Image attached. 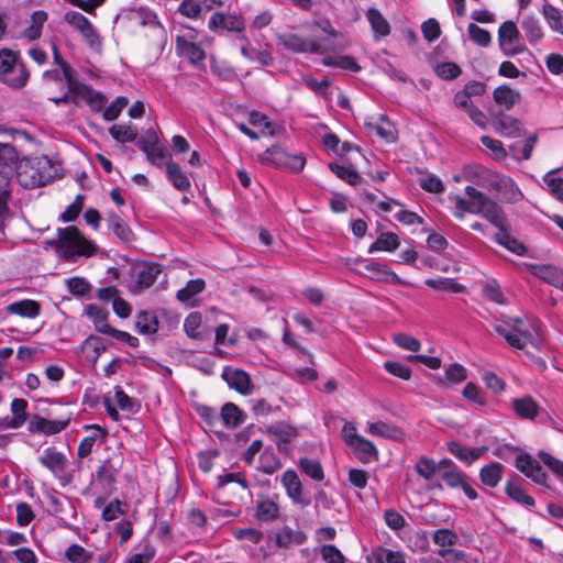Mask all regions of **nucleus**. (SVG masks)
<instances>
[{
    "label": "nucleus",
    "mask_w": 563,
    "mask_h": 563,
    "mask_svg": "<svg viewBox=\"0 0 563 563\" xmlns=\"http://www.w3.org/2000/svg\"><path fill=\"white\" fill-rule=\"evenodd\" d=\"M135 327L141 334H153L158 329V322L155 316L150 312L142 311L136 316Z\"/></svg>",
    "instance_id": "nucleus-53"
},
{
    "label": "nucleus",
    "mask_w": 563,
    "mask_h": 563,
    "mask_svg": "<svg viewBox=\"0 0 563 563\" xmlns=\"http://www.w3.org/2000/svg\"><path fill=\"white\" fill-rule=\"evenodd\" d=\"M312 25L320 29L325 36L309 38L296 33H284L278 36V42L286 49L297 54H323L329 51L344 49L347 46V44L340 41L341 33L332 26L329 20L314 21Z\"/></svg>",
    "instance_id": "nucleus-2"
},
{
    "label": "nucleus",
    "mask_w": 563,
    "mask_h": 563,
    "mask_svg": "<svg viewBox=\"0 0 563 563\" xmlns=\"http://www.w3.org/2000/svg\"><path fill=\"white\" fill-rule=\"evenodd\" d=\"M58 238L55 243L57 255L67 262H75L78 257H89L96 254V244L86 239L74 225L58 229ZM54 244V242H48Z\"/></svg>",
    "instance_id": "nucleus-4"
},
{
    "label": "nucleus",
    "mask_w": 563,
    "mask_h": 563,
    "mask_svg": "<svg viewBox=\"0 0 563 563\" xmlns=\"http://www.w3.org/2000/svg\"><path fill=\"white\" fill-rule=\"evenodd\" d=\"M493 97L495 102L506 110L511 109L521 99L520 92L508 85L497 87L493 92Z\"/></svg>",
    "instance_id": "nucleus-28"
},
{
    "label": "nucleus",
    "mask_w": 563,
    "mask_h": 563,
    "mask_svg": "<svg viewBox=\"0 0 563 563\" xmlns=\"http://www.w3.org/2000/svg\"><path fill=\"white\" fill-rule=\"evenodd\" d=\"M542 13H543V16L548 23V25L550 26V29L561 35H563V14L562 12L549 4V3H545L542 8Z\"/></svg>",
    "instance_id": "nucleus-49"
},
{
    "label": "nucleus",
    "mask_w": 563,
    "mask_h": 563,
    "mask_svg": "<svg viewBox=\"0 0 563 563\" xmlns=\"http://www.w3.org/2000/svg\"><path fill=\"white\" fill-rule=\"evenodd\" d=\"M165 172L168 181L173 187L179 191H189L191 188V181L187 173H185L178 163L168 159L165 163Z\"/></svg>",
    "instance_id": "nucleus-19"
},
{
    "label": "nucleus",
    "mask_w": 563,
    "mask_h": 563,
    "mask_svg": "<svg viewBox=\"0 0 563 563\" xmlns=\"http://www.w3.org/2000/svg\"><path fill=\"white\" fill-rule=\"evenodd\" d=\"M40 462L55 476H59L65 471L66 456L53 448H47L44 450L42 456L40 457Z\"/></svg>",
    "instance_id": "nucleus-24"
},
{
    "label": "nucleus",
    "mask_w": 563,
    "mask_h": 563,
    "mask_svg": "<svg viewBox=\"0 0 563 563\" xmlns=\"http://www.w3.org/2000/svg\"><path fill=\"white\" fill-rule=\"evenodd\" d=\"M356 261L365 263V269L373 273L371 276L372 279L393 284H402L401 278L387 265L364 258H358Z\"/></svg>",
    "instance_id": "nucleus-20"
},
{
    "label": "nucleus",
    "mask_w": 563,
    "mask_h": 563,
    "mask_svg": "<svg viewBox=\"0 0 563 563\" xmlns=\"http://www.w3.org/2000/svg\"><path fill=\"white\" fill-rule=\"evenodd\" d=\"M65 286L67 290L77 297L87 296L90 290V284L82 277H70L65 279Z\"/></svg>",
    "instance_id": "nucleus-59"
},
{
    "label": "nucleus",
    "mask_w": 563,
    "mask_h": 563,
    "mask_svg": "<svg viewBox=\"0 0 563 563\" xmlns=\"http://www.w3.org/2000/svg\"><path fill=\"white\" fill-rule=\"evenodd\" d=\"M208 27L214 33H221L223 31L241 33L245 29V23L244 20L236 14L216 12L211 15Z\"/></svg>",
    "instance_id": "nucleus-12"
},
{
    "label": "nucleus",
    "mask_w": 563,
    "mask_h": 563,
    "mask_svg": "<svg viewBox=\"0 0 563 563\" xmlns=\"http://www.w3.org/2000/svg\"><path fill=\"white\" fill-rule=\"evenodd\" d=\"M47 13L43 10L34 11L30 19V25L24 30V37L27 41H35L42 35V29L47 21Z\"/></svg>",
    "instance_id": "nucleus-42"
},
{
    "label": "nucleus",
    "mask_w": 563,
    "mask_h": 563,
    "mask_svg": "<svg viewBox=\"0 0 563 563\" xmlns=\"http://www.w3.org/2000/svg\"><path fill=\"white\" fill-rule=\"evenodd\" d=\"M493 329L515 350H523L527 343L538 347L541 342L540 322L537 320L501 317L493 322Z\"/></svg>",
    "instance_id": "nucleus-3"
},
{
    "label": "nucleus",
    "mask_w": 563,
    "mask_h": 563,
    "mask_svg": "<svg viewBox=\"0 0 563 563\" xmlns=\"http://www.w3.org/2000/svg\"><path fill=\"white\" fill-rule=\"evenodd\" d=\"M350 448L362 463H368L378 459L376 445L364 437L356 439L354 443L352 442Z\"/></svg>",
    "instance_id": "nucleus-27"
},
{
    "label": "nucleus",
    "mask_w": 563,
    "mask_h": 563,
    "mask_svg": "<svg viewBox=\"0 0 563 563\" xmlns=\"http://www.w3.org/2000/svg\"><path fill=\"white\" fill-rule=\"evenodd\" d=\"M329 168L336 177L346 181L351 186H356L362 181L361 175L351 165L330 163Z\"/></svg>",
    "instance_id": "nucleus-46"
},
{
    "label": "nucleus",
    "mask_w": 563,
    "mask_h": 563,
    "mask_svg": "<svg viewBox=\"0 0 563 563\" xmlns=\"http://www.w3.org/2000/svg\"><path fill=\"white\" fill-rule=\"evenodd\" d=\"M498 41L501 51L507 56L519 55L526 47L520 43V34L516 24L511 21L504 22L498 32Z\"/></svg>",
    "instance_id": "nucleus-9"
},
{
    "label": "nucleus",
    "mask_w": 563,
    "mask_h": 563,
    "mask_svg": "<svg viewBox=\"0 0 563 563\" xmlns=\"http://www.w3.org/2000/svg\"><path fill=\"white\" fill-rule=\"evenodd\" d=\"M559 169H552L543 176V183L547 185L550 194L563 202V178L555 177Z\"/></svg>",
    "instance_id": "nucleus-57"
},
{
    "label": "nucleus",
    "mask_w": 563,
    "mask_h": 563,
    "mask_svg": "<svg viewBox=\"0 0 563 563\" xmlns=\"http://www.w3.org/2000/svg\"><path fill=\"white\" fill-rule=\"evenodd\" d=\"M84 429L90 430L91 434L85 437L78 445V456L81 459L87 457L91 453L93 445L97 442H102L107 435V431L98 424H87Z\"/></svg>",
    "instance_id": "nucleus-23"
},
{
    "label": "nucleus",
    "mask_w": 563,
    "mask_h": 563,
    "mask_svg": "<svg viewBox=\"0 0 563 563\" xmlns=\"http://www.w3.org/2000/svg\"><path fill=\"white\" fill-rule=\"evenodd\" d=\"M400 245L399 238L393 232H383L378 235L377 240L368 247V254L375 252H394Z\"/></svg>",
    "instance_id": "nucleus-37"
},
{
    "label": "nucleus",
    "mask_w": 563,
    "mask_h": 563,
    "mask_svg": "<svg viewBox=\"0 0 563 563\" xmlns=\"http://www.w3.org/2000/svg\"><path fill=\"white\" fill-rule=\"evenodd\" d=\"M441 478L448 487L453 489L461 488L471 500L477 498L476 490L467 482L466 476L456 467L443 472Z\"/></svg>",
    "instance_id": "nucleus-17"
},
{
    "label": "nucleus",
    "mask_w": 563,
    "mask_h": 563,
    "mask_svg": "<svg viewBox=\"0 0 563 563\" xmlns=\"http://www.w3.org/2000/svg\"><path fill=\"white\" fill-rule=\"evenodd\" d=\"M65 84L73 102L85 101L93 111H100L104 107V96L90 86L76 80L73 74L65 78Z\"/></svg>",
    "instance_id": "nucleus-8"
},
{
    "label": "nucleus",
    "mask_w": 563,
    "mask_h": 563,
    "mask_svg": "<svg viewBox=\"0 0 563 563\" xmlns=\"http://www.w3.org/2000/svg\"><path fill=\"white\" fill-rule=\"evenodd\" d=\"M367 563H407L402 551H394L385 547H376L366 555Z\"/></svg>",
    "instance_id": "nucleus-21"
},
{
    "label": "nucleus",
    "mask_w": 563,
    "mask_h": 563,
    "mask_svg": "<svg viewBox=\"0 0 563 563\" xmlns=\"http://www.w3.org/2000/svg\"><path fill=\"white\" fill-rule=\"evenodd\" d=\"M533 274L556 288L563 283V272L552 265L533 266Z\"/></svg>",
    "instance_id": "nucleus-41"
},
{
    "label": "nucleus",
    "mask_w": 563,
    "mask_h": 563,
    "mask_svg": "<svg viewBox=\"0 0 563 563\" xmlns=\"http://www.w3.org/2000/svg\"><path fill=\"white\" fill-rule=\"evenodd\" d=\"M521 27L531 44L538 43L543 37V31L538 19L526 16L521 22Z\"/></svg>",
    "instance_id": "nucleus-51"
},
{
    "label": "nucleus",
    "mask_w": 563,
    "mask_h": 563,
    "mask_svg": "<svg viewBox=\"0 0 563 563\" xmlns=\"http://www.w3.org/2000/svg\"><path fill=\"white\" fill-rule=\"evenodd\" d=\"M516 467L536 484L544 485L547 483L548 476L545 472L530 454H519L516 459Z\"/></svg>",
    "instance_id": "nucleus-15"
},
{
    "label": "nucleus",
    "mask_w": 563,
    "mask_h": 563,
    "mask_svg": "<svg viewBox=\"0 0 563 563\" xmlns=\"http://www.w3.org/2000/svg\"><path fill=\"white\" fill-rule=\"evenodd\" d=\"M205 288L202 279H192L187 285L177 291V299L181 302L189 301L195 295L201 292Z\"/></svg>",
    "instance_id": "nucleus-60"
},
{
    "label": "nucleus",
    "mask_w": 563,
    "mask_h": 563,
    "mask_svg": "<svg viewBox=\"0 0 563 563\" xmlns=\"http://www.w3.org/2000/svg\"><path fill=\"white\" fill-rule=\"evenodd\" d=\"M30 74L19 58V53L9 48L0 49V81L13 89L23 88Z\"/></svg>",
    "instance_id": "nucleus-6"
},
{
    "label": "nucleus",
    "mask_w": 563,
    "mask_h": 563,
    "mask_svg": "<svg viewBox=\"0 0 563 563\" xmlns=\"http://www.w3.org/2000/svg\"><path fill=\"white\" fill-rule=\"evenodd\" d=\"M449 451L460 461L471 464L481 456L482 450L471 449L459 442L449 443Z\"/></svg>",
    "instance_id": "nucleus-48"
},
{
    "label": "nucleus",
    "mask_w": 563,
    "mask_h": 563,
    "mask_svg": "<svg viewBox=\"0 0 563 563\" xmlns=\"http://www.w3.org/2000/svg\"><path fill=\"white\" fill-rule=\"evenodd\" d=\"M366 432L373 437L389 440H400L402 438V432L400 429L384 421L367 422Z\"/></svg>",
    "instance_id": "nucleus-29"
},
{
    "label": "nucleus",
    "mask_w": 563,
    "mask_h": 563,
    "mask_svg": "<svg viewBox=\"0 0 563 563\" xmlns=\"http://www.w3.org/2000/svg\"><path fill=\"white\" fill-rule=\"evenodd\" d=\"M111 136L121 143L132 142L136 137V132L131 125L115 124L109 129Z\"/></svg>",
    "instance_id": "nucleus-63"
},
{
    "label": "nucleus",
    "mask_w": 563,
    "mask_h": 563,
    "mask_svg": "<svg viewBox=\"0 0 563 563\" xmlns=\"http://www.w3.org/2000/svg\"><path fill=\"white\" fill-rule=\"evenodd\" d=\"M481 481L484 485L495 487L503 477V465L498 462L485 465L479 472Z\"/></svg>",
    "instance_id": "nucleus-47"
},
{
    "label": "nucleus",
    "mask_w": 563,
    "mask_h": 563,
    "mask_svg": "<svg viewBox=\"0 0 563 563\" xmlns=\"http://www.w3.org/2000/svg\"><path fill=\"white\" fill-rule=\"evenodd\" d=\"M262 164L279 168L289 173L301 172L306 165V158L301 154H290L279 145H273L258 155Z\"/></svg>",
    "instance_id": "nucleus-7"
},
{
    "label": "nucleus",
    "mask_w": 563,
    "mask_h": 563,
    "mask_svg": "<svg viewBox=\"0 0 563 563\" xmlns=\"http://www.w3.org/2000/svg\"><path fill=\"white\" fill-rule=\"evenodd\" d=\"M366 19L371 24L375 40L385 37L390 33V25L388 21L382 15V13L377 9H368L366 11Z\"/></svg>",
    "instance_id": "nucleus-33"
},
{
    "label": "nucleus",
    "mask_w": 563,
    "mask_h": 563,
    "mask_svg": "<svg viewBox=\"0 0 563 563\" xmlns=\"http://www.w3.org/2000/svg\"><path fill=\"white\" fill-rule=\"evenodd\" d=\"M161 274V268L155 264H145L136 271V288L144 289L151 287Z\"/></svg>",
    "instance_id": "nucleus-39"
},
{
    "label": "nucleus",
    "mask_w": 563,
    "mask_h": 563,
    "mask_svg": "<svg viewBox=\"0 0 563 563\" xmlns=\"http://www.w3.org/2000/svg\"><path fill=\"white\" fill-rule=\"evenodd\" d=\"M489 189L497 191L508 203H517L525 198L515 180L505 175H495L489 181Z\"/></svg>",
    "instance_id": "nucleus-11"
},
{
    "label": "nucleus",
    "mask_w": 563,
    "mask_h": 563,
    "mask_svg": "<svg viewBox=\"0 0 563 563\" xmlns=\"http://www.w3.org/2000/svg\"><path fill=\"white\" fill-rule=\"evenodd\" d=\"M243 43L241 45V54L250 62L256 63L261 66H269L273 64V56L266 49H256L250 46L249 40L243 35L240 38Z\"/></svg>",
    "instance_id": "nucleus-25"
},
{
    "label": "nucleus",
    "mask_w": 563,
    "mask_h": 563,
    "mask_svg": "<svg viewBox=\"0 0 563 563\" xmlns=\"http://www.w3.org/2000/svg\"><path fill=\"white\" fill-rule=\"evenodd\" d=\"M65 556L70 563H90L93 559V553L74 543L66 549Z\"/></svg>",
    "instance_id": "nucleus-56"
},
{
    "label": "nucleus",
    "mask_w": 563,
    "mask_h": 563,
    "mask_svg": "<svg viewBox=\"0 0 563 563\" xmlns=\"http://www.w3.org/2000/svg\"><path fill=\"white\" fill-rule=\"evenodd\" d=\"M112 404L123 411L135 413L140 406L120 386H115L111 393Z\"/></svg>",
    "instance_id": "nucleus-45"
},
{
    "label": "nucleus",
    "mask_w": 563,
    "mask_h": 563,
    "mask_svg": "<svg viewBox=\"0 0 563 563\" xmlns=\"http://www.w3.org/2000/svg\"><path fill=\"white\" fill-rule=\"evenodd\" d=\"M415 470L419 476L426 481H430L437 473L438 464L433 459L421 456L417 461Z\"/></svg>",
    "instance_id": "nucleus-58"
},
{
    "label": "nucleus",
    "mask_w": 563,
    "mask_h": 563,
    "mask_svg": "<svg viewBox=\"0 0 563 563\" xmlns=\"http://www.w3.org/2000/svg\"><path fill=\"white\" fill-rule=\"evenodd\" d=\"M70 418L48 420L41 416H33L29 422V431L32 433H42L53 435L62 432L69 424Z\"/></svg>",
    "instance_id": "nucleus-13"
},
{
    "label": "nucleus",
    "mask_w": 563,
    "mask_h": 563,
    "mask_svg": "<svg viewBox=\"0 0 563 563\" xmlns=\"http://www.w3.org/2000/svg\"><path fill=\"white\" fill-rule=\"evenodd\" d=\"M432 540L439 547L438 550L451 549L457 543L459 536L453 530L439 529L433 532Z\"/></svg>",
    "instance_id": "nucleus-55"
},
{
    "label": "nucleus",
    "mask_w": 563,
    "mask_h": 563,
    "mask_svg": "<svg viewBox=\"0 0 563 563\" xmlns=\"http://www.w3.org/2000/svg\"><path fill=\"white\" fill-rule=\"evenodd\" d=\"M466 378V368L459 363H452L445 368L444 376H437V383L438 385H455L464 382Z\"/></svg>",
    "instance_id": "nucleus-38"
},
{
    "label": "nucleus",
    "mask_w": 563,
    "mask_h": 563,
    "mask_svg": "<svg viewBox=\"0 0 563 563\" xmlns=\"http://www.w3.org/2000/svg\"><path fill=\"white\" fill-rule=\"evenodd\" d=\"M322 65L327 67H335L350 71H358L361 67L356 60L350 55H330L322 59Z\"/></svg>",
    "instance_id": "nucleus-44"
},
{
    "label": "nucleus",
    "mask_w": 563,
    "mask_h": 563,
    "mask_svg": "<svg viewBox=\"0 0 563 563\" xmlns=\"http://www.w3.org/2000/svg\"><path fill=\"white\" fill-rule=\"evenodd\" d=\"M283 487L287 496L297 505L307 506L309 500L303 497L302 484L298 474L292 470H287L280 477Z\"/></svg>",
    "instance_id": "nucleus-16"
},
{
    "label": "nucleus",
    "mask_w": 563,
    "mask_h": 563,
    "mask_svg": "<svg viewBox=\"0 0 563 563\" xmlns=\"http://www.w3.org/2000/svg\"><path fill=\"white\" fill-rule=\"evenodd\" d=\"M419 185L423 190L428 192L441 194L444 191V185L442 180L433 174H423L419 178Z\"/></svg>",
    "instance_id": "nucleus-64"
},
{
    "label": "nucleus",
    "mask_w": 563,
    "mask_h": 563,
    "mask_svg": "<svg viewBox=\"0 0 563 563\" xmlns=\"http://www.w3.org/2000/svg\"><path fill=\"white\" fill-rule=\"evenodd\" d=\"M202 327V317L200 312H190L184 321V330L186 334L196 340H203L208 336L209 332Z\"/></svg>",
    "instance_id": "nucleus-35"
},
{
    "label": "nucleus",
    "mask_w": 563,
    "mask_h": 563,
    "mask_svg": "<svg viewBox=\"0 0 563 563\" xmlns=\"http://www.w3.org/2000/svg\"><path fill=\"white\" fill-rule=\"evenodd\" d=\"M55 168L45 156L24 157L16 165V181L26 189H34L48 184L54 177Z\"/></svg>",
    "instance_id": "nucleus-5"
},
{
    "label": "nucleus",
    "mask_w": 563,
    "mask_h": 563,
    "mask_svg": "<svg viewBox=\"0 0 563 563\" xmlns=\"http://www.w3.org/2000/svg\"><path fill=\"white\" fill-rule=\"evenodd\" d=\"M19 159L15 147L8 143L0 144V169L12 177L13 170L16 172Z\"/></svg>",
    "instance_id": "nucleus-31"
},
{
    "label": "nucleus",
    "mask_w": 563,
    "mask_h": 563,
    "mask_svg": "<svg viewBox=\"0 0 563 563\" xmlns=\"http://www.w3.org/2000/svg\"><path fill=\"white\" fill-rule=\"evenodd\" d=\"M505 228L506 224L503 228H498L499 232L496 234V242L506 247L507 250H509L510 252L517 255H522L526 252L525 245L515 238L510 236L505 231Z\"/></svg>",
    "instance_id": "nucleus-52"
},
{
    "label": "nucleus",
    "mask_w": 563,
    "mask_h": 563,
    "mask_svg": "<svg viewBox=\"0 0 563 563\" xmlns=\"http://www.w3.org/2000/svg\"><path fill=\"white\" fill-rule=\"evenodd\" d=\"M506 493L516 503L526 507H532L534 505L533 498L529 496L520 486L514 483H508L506 485Z\"/></svg>",
    "instance_id": "nucleus-62"
},
{
    "label": "nucleus",
    "mask_w": 563,
    "mask_h": 563,
    "mask_svg": "<svg viewBox=\"0 0 563 563\" xmlns=\"http://www.w3.org/2000/svg\"><path fill=\"white\" fill-rule=\"evenodd\" d=\"M221 418L228 428H236L245 421V413L233 402H227L221 409Z\"/></svg>",
    "instance_id": "nucleus-43"
},
{
    "label": "nucleus",
    "mask_w": 563,
    "mask_h": 563,
    "mask_svg": "<svg viewBox=\"0 0 563 563\" xmlns=\"http://www.w3.org/2000/svg\"><path fill=\"white\" fill-rule=\"evenodd\" d=\"M7 309L9 313L29 319L36 318L40 314V305L31 299L12 302Z\"/></svg>",
    "instance_id": "nucleus-40"
},
{
    "label": "nucleus",
    "mask_w": 563,
    "mask_h": 563,
    "mask_svg": "<svg viewBox=\"0 0 563 563\" xmlns=\"http://www.w3.org/2000/svg\"><path fill=\"white\" fill-rule=\"evenodd\" d=\"M279 512L278 505L269 499L257 504V518L262 521H271L277 518Z\"/></svg>",
    "instance_id": "nucleus-61"
},
{
    "label": "nucleus",
    "mask_w": 563,
    "mask_h": 563,
    "mask_svg": "<svg viewBox=\"0 0 563 563\" xmlns=\"http://www.w3.org/2000/svg\"><path fill=\"white\" fill-rule=\"evenodd\" d=\"M424 284L439 291L462 292L464 287L455 283L452 278L438 277L426 279Z\"/></svg>",
    "instance_id": "nucleus-54"
},
{
    "label": "nucleus",
    "mask_w": 563,
    "mask_h": 563,
    "mask_svg": "<svg viewBox=\"0 0 563 563\" xmlns=\"http://www.w3.org/2000/svg\"><path fill=\"white\" fill-rule=\"evenodd\" d=\"M176 51L180 57L187 58L194 65L203 62L206 58V53L196 43L192 31L176 37Z\"/></svg>",
    "instance_id": "nucleus-10"
},
{
    "label": "nucleus",
    "mask_w": 563,
    "mask_h": 563,
    "mask_svg": "<svg viewBox=\"0 0 563 563\" xmlns=\"http://www.w3.org/2000/svg\"><path fill=\"white\" fill-rule=\"evenodd\" d=\"M466 198L460 195L449 196L453 203V216L456 219H463L466 213L479 214L489 221L496 228H503L506 224V217L501 207L487 197L484 192L473 186L465 188Z\"/></svg>",
    "instance_id": "nucleus-1"
},
{
    "label": "nucleus",
    "mask_w": 563,
    "mask_h": 563,
    "mask_svg": "<svg viewBox=\"0 0 563 563\" xmlns=\"http://www.w3.org/2000/svg\"><path fill=\"white\" fill-rule=\"evenodd\" d=\"M495 175L481 165H468L463 168V178L477 186L489 188V181Z\"/></svg>",
    "instance_id": "nucleus-32"
},
{
    "label": "nucleus",
    "mask_w": 563,
    "mask_h": 563,
    "mask_svg": "<svg viewBox=\"0 0 563 563\" xmlns=\"http://www.w3.org/2000/svg\"><path fill=\"white\" fill-rule=\"evenodd\" d=\"M27 401L22 398H14L11 402V412L13 418L7 419L1 424L7 429H18L22 427L26 420Z\"/></svg>",
    "instance_id": "nucleus-30"
},
{
    "label": "nucleus",
    "mask_w": 563,
    "mask_h": 563,
    "mask_svg": "<svg viewBox=\"0 0 563 563\" xmlns=\"http://www.w3.org/2000/svg\"><path fill=\"white\" fill-rule=\"evenodd\" d=\"M84 314L93 322L95 329L102 334H108L112 328L108 323V311L97 305H87L84 309Z\"/></svg>",
    "instance_id": "nucleus-26"
},
{
    "label": "nucleus",
    "mask_w": 563,
    "mask_h": 563,
    "mask_svg": "<svg viewBox=\"0 0 563 563\" xmlns=\"http://www.w3.org/2000/svg\"><path fill=\"white\" fill-rule=\"evenodd\" d=\"M222 378L231 388L242 395H250L252 393L251 378L244 371L225 367L222 373Z\"/></svg>",
    "instance_id": "nucleus-18"
},
{
    "label": "nucleus",
    "mask_w": 563,
    "mask_h": 563,
    "mask_svg": "<svg viewBox=\"0 0 563 563\" xmlns=\"http://www.w3.org/2000/svg\"><path fill=\"white\" fill-rule=\"evenodd\" d=\"M298 466L300 471L311 479L317 482L323 481L324 473L319 461L309 457H301L298 462Z\"/></svg>",
    "instance_id": "nucleus-50"
},
{
    "label": "nucleus",
    "mask_w": 563,
    "mask_h": 563,
    "mask_svg": "<svg viewBox=\"0 0 563 563\" xmlns=\"http://www.w3.org/2000/svg\"><path fill=\"white\" fill-rule=\"evenodd\" d=\"M515 413L527 420H533L539 415L540 406L531 396L514 398L511 400Z\"/></svg>",
    "instance_id": "nucleus-22"
},
{
    "label": "nucleus",
    "mask_w": 563,
    "mask_h": 563,
    "mask_svg": "<svg viewBox=\"0 0 563 563\" xmlns=\"http://www.w3.org/2000/svg\"><path fill=\"white\" fill-rule=\"evenodd\" d=\"M364 126L368 133L379 136L387 143H391L396 140L394 124L383 114L367 118L364 122Z\"/></svg>",
    "instance_id": "nucleus-14"
},
{
    "label": "nucleus",
    "mask_w": 563,
    "mask_h": 563,
    "mask_svg": "<svg viewBox=\"0 0 563 563\" xmlns=\"http://www.w3.org/2000/svg\"><path fill=\"white\" fill-rule=\"evenodd\" d=\"M155 555V547L145 540L132 550L125 563H151Z\"/></svg>",
    "instance_id": "nucleus-36"
},
{
    "label": "nucleus",
    "mask_w": 563,
    "mask_h": 563,
    "mask_svg": "<svg viewBox=\"0 0 563 563\" xmlns=\"http://www.w3.org/2000/svg\"><path fill=\"white\" fill-rule=\"evenodd\" d=\"M11 176L0 169V230L9 217L8 200L11 195Z\"/></svg>",
    "instance_id": "nucleus-34"
}]
</instances>
